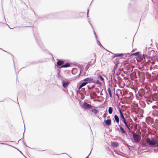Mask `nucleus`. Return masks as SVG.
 <instances>
[{
	"label": "nucleus",
	"mask_w": 158,
	"mask_h": 158,
	"mask_svg": "<svg viewBox=\"0 0 158 158\" xmlns=\"http://www.w3.org/2000/svg\"><path fill=\"white\" fill-rule=\"evenodd\" d=\"M33 11L34 12L35 15L36 16V19H40L41 20H45L47 19H53L55 17L58 16V15L61 14V13H59L57 14L53 13L48 15H47L46 16H44L43 17H39L37 16V15H36L35 12L34 10H33Z\"/></svg>",
	"instance_id": "f257e3e1"
},
{
	"label": "nucleus",
	"mask_w": 158,
	"mask_h": 158,
	"mask_svg": "<svg viewBox=\"0 0 158 158\" xmlns=\"http://www.w3.org/2000/svg\"><path fill=\"white\" fill-rule=\"evenodd\" d=\"M146 142L147 145H150L152 148L155 147L156 140L153 138H152L151 139L150 138H148L146 140Z\"/></svg>",
	"instance_id": "f03ea898"
},
{
	"label": "nucleus",
	"mask_w": 158,
	"mask_h": 158,
	"mask_svg": "<svg viewBox=\"0 0 158 158\" xmlns=\"http://www.w3.org/2000/svg\"><path fill=\"white\" fill-rule=\"evenodd\" d=\"M148 55L150 57L152 58V60L158 62V56L156 55V53H155V52L153 50L148 53Z\"/></svg>",
	"instance_id": "7ed1b4c3"
},
{
	"label": "nucleus",
	"mask_w": 158,
	"mask_h": 158,
	"mask_svg": "<svg viewBox=\"0 0 158 158\" xmlns=\"http://www.w3.org/2000/svg\"><path fill=\"white\" fill-rule=\"evenodd\" d=\"M135 141H133V142H135L137 143H140V140H141V136H139L136 133H134L132 135Z\"/></svg>",
	"instance_id": "20e7f679"
},
{
	"label": "nucleus",
	"mask_w": 158,
	"mask_h": 158,
	"mask_svg": "<svg viewBox=\"0 0 158 158\" xmlns=\"http://www.w3.org/2000/svg\"><path fill=\"white\" fill-rule=\"evenodd\" d=\"M82 107L85 109H88L89 108H91L93 107V106L87 103L86 102H84L83 103Z\"/></svg>",
	"instance_id": "39448f33"
},
{
	"label": "nucleus",
	"mask_w": 158,
	"mask_h": 158,
	"mask_svg": "<svg viewBox=\"0 0 158 158\" xmlns=\"http://www.w3.org/2000/svg\"><path fill=\"white\" fill-rule=\"evenodd\" d=\"M34 36L35 37V38L37 41V42L40 46V47L43 48V44L41 42V41L40 40V38L39 37V36L36 34H35Z\"/></svg>",
	"instance_id": "423d86ee"
},
{
	"label": "nucleus",
	"mask_w": 158,
	"mask_h": 158,
	"mask_svg": "<svg viewBox=\"0 0 158 158\" xmlns=\"http://www.w3.org/2000/svg\"><path fill=\"white\" fill-rule=\"evenodd\" d=\"M83 81L86 82V83L87 84L89 83L94 82L93 78L91 77H88L87 78H85L83 80Z\"/></svg>",
	"instance_id": "0eeeda50"
},
{
	"label": "nucleus",
	"mask_w": 158,
	"mask_h": 158,
	"mask_svg": "<svg viewBox=\"0 0 158 158\" xmlns=\"http://www.w3.org/2000/svg\"><path fill=\"white\" fill-rule=\"evenodd\" d=\"M122 122L124 124L125 126L127 127V129L129 131H131V127L130 126V125L128 124V123L127 122V120L126 119H124V120L122 121Z\"/></svg>",
	"instance_id": "6e6552de"
},
{
	"label": "nucleus",
	"mask_w": 158,
	"mask_h": 158,
	"mask_svg": "<svg viewBox=\"0 0 158 158\" xmlns=\"http://www.w3.org/2000/svg\"><path fill=\"white\" fill-rule=\"evenodd\" d=\"M62 84L63 87L66 89L69 84V82L67 81H62Z\"/></svg>",
	"instance_id": "1a4fd4ad"
},
{
	"label": "nucleus",
	"mask_w": 158,
	"mask_h": 158,
	"mask_svg": "<svg viewBox=\"0 0 158 158\" xmlns=\"http://www.w3.org/2000/svg\"><path fill=\"white\" fill-rule=\"evenodd\" d=\"M118 111L120 113V120H122V121L126 119L124 117V116L123 113V112L119 108L118 109Z\"/></svg>",
	"instance_id": "9d476101"
},
{
	"label": "nucleus",
	"mask_w": 158,
	"mask_h": 158,
	"mask_svg": "<svg viewBox=\"0 0 158 158\" xmlns=\"http://www.w3.org/2000/svg\"><path fill=\"white\" fill-rule=\"evenodd\" d=\"M118 126L119 127V132L121 133L122 134H125L127 135L126 131L123 128V127L121 126L120 125H118Z\"/></svg>",
	"instance_id": "9b49d317"
},
{
	"label": "nucleus",
	"mask_w": 158,
	"mask_h": 158,
	"mask_svg": "<svg viewBox=\"0 0 158 158\" xmlns=\"http://www.w3.org/2000/svg\"><path fill=\"white\" fill-rule=\"evenodd\" d=\"M104 123L105 124V126H110L111 124V120L110 119H107V120H106V119H104Z\"/></svg>",
	"instance_id": "f8f14e48"
},
{
	"label": "nucleus",
	"mask_w": 158,
	"mask_h": 158,
	"mask_svg": "<svg viewBox=\"0 0 158 158\" xmlns=\"http://www.w3.org/2000/svg\"><path fill=\"white\" fill-rule=\"evenodd\" d=\"M126 54H130V53H128L127 54L126 53H117L114 54V56H113V58L114 57H121L123 56L124 55H126Z\"/></svg>",
	"instance_id": "ddd939ff"
},
{
	"label": "nucleus",
	"mask_w": 158,
	"mask_h": 158,
	"mask_svg": "<svg viewBox=\"0 0 158 158\" xmlns=\"http://www.w3.org/2000/svg\"><path fill=\"white\" fill-rule=\"evenodd\" d=\"M64 63V61L61 60H58L56 65L57 66H61Z\"/></svg>",
	"instance_id": "4468645a"
},
{
	"label": "nucleus",
	"mask_w": 158,
	"mask_h": 158,
	"mask_svg": "<svg viewBox=\"0 0 158 158\" xmlns=\"http://www.w3.org/2000/svg\"><path fill=\"white\" fill-rule=\"evenodd\" d=\"M139 54V52H138L135 53H132L131 55H130V57L132 58L134 56H138Z\"/></svg>",
	"instance_id": "2eb2a0df"
},
{
	"label": "nucleus",
	"mask_w": 158,
	"mask_h": 158,
	"mask_svg": "<svg viewBox=\"0 0 158 158\" xmlns=\"http://www.w3.org/2000/svg\"><path fill=\"white\" fill-rule=\"evenodd\" d=\"M114 118L115 121H116V123L117 124H119V119L117 114H115L114 115Z\"/></svg>",
	"instance_id": "dca6fc26"
},
{
	"label": "nucleus",
	"mask_w": 158,
	"mask_h": 158,
	"mask_svg": "<svg viewBox=\"0 0 158 158\" xmlns=\"http://www.w3.org/2000/svg\"><path fill=\"white\" fill-rule=\"evenodd\" d=\"M70 66V64L68 62L66 63L65 64H63L61 66V68H67Z\"/></svg>",
	"instance_id": "f3484780"
},
{
	"label": "nucleus",
	"mask_w": 158,
	"mask_h": 158,
	"mask_svg": "<svg viewBox=\"0 0 158 158\" xmlns=\"http://www.w3.org/2000/svg\"><path fill=\"white\" fill-rule=\"evenodd\" d=\"M112 146L114 147H117L118 146V143L116 142H114L112 143Z\"/></svg>",
	"instance_id": "a211bd4d"
},
{
	"label": "nucleus",
	"mask_w": 158,
	"mask_h": 158,
	"mask_svg": "<svg viewBox=\"0 0 158 158\" xmlns=\"http://www.w3.org/2000/svg\"><path fill=\"white\" fill-rule=\"evenodd\" d=\"M86 82L83 81V80L82 81H81L79 83L83 87L86 85Z\"/></svg>",
	"instance_id": "6ab92c4d"
},
{
	"label": "nucleus",
	"mask_w": 158,
	"mask_h": 158,
	"mask_svg": "<svg viewBox=\"0 0 158 158\" xmlns=\"http://www.w3.org/2000/svg\"><path fill=\"white\" fill-rule=\"evenodd\" d=\"M113 107H110L108 108V112L110 114H111L113 111Z\"/></svg>",
	"instance_id": "aec40b11"
},
{
	"label": "nucleus",
	"mask_w": 158,
	"mask_h": 158,
	"mask_svg": "<svg viewBox=\"0 0 158 158\" xmlns=\"http://www.w3.org/2000/svg\"><path fill=\"white\" fill-rule=\"evenodd\" d=\"M91 111L93 112L95 115L97 114V113L99 112V111L96 109H93L91 110Z\"/></svg>",
	"instance_id": "412c9836"
},
{
	"label": "nucleus",
	"mask_w": 158,
	"mask_h": 158,
	"mask_svg": "<svg viewBox=\"0 0 158 158\" xmlns=\"http://www.w3.org/2000/svg\"><path fill=\"white\" fill-rule=\"evenodd\" d=\"M107 91L109 93L110 97V98H112V94L111 92V91L110 89V88H108V89H107Z\"/></svg>",
	"instance_id": "4be33fe9"
},
{
	"label": "nucleus",
	"mask_w": 158,
	"mask_h": 158,
	"mask_svg": "<svg viewBox=\"0 0 158 158\" xmlns=\"http://www.w3.org/2000/svg\"><path fill=\"white\" fill-rule=\"evenodd\" d=\"M77 71V69L76 68H73L72 70V73L74 74Z\"/></svg>",
	"instance_id": "5701e85b"
},
{
	"label": "nucleus",
	"mask_w": 158,
	"mask_h": 158,
	"mask_svg": "<svg viewBox=\"0 0 158 158\" xmlns=\"http://www.w3.org/2000/svg\"><path fill=\"white\" fill-rule=\"evenodd\" d=\"M98 77L102 81H104V79L101 75H99L98 76Z\"/></svg>",
	"instance_id": "b1692460"
},
{
	"label": "nucleus",
	"mask_w": 158,
	"mask_h": 158,
	"mask_svg": "<svg viewBox=\"0 0 158 158\" xmlns=\"http://www.w3.org/2000/svg\"><path fill=\"white\" fill-rule=\"evenodd\" d=\"M24 132H23V135H24V132L25 131V125H24ZM23 144L24 145H25L26 147H27V145L24 142L23 139Z\"/></svg>",
	"instance_id": "393cba45"
},
{
	"label": "nucleus",
	"mask_w": 158,
	"mask_h": 158,
	"mask_svg": "<svg viewBox=\"0 0 158 158\" xmlns=\"http://www.w3.org/2000/svg\"><path fill=\"white\" fill-rule=\"evenodd\" d=\"M77 85L78 87V89L79 90L83 87L79 83H78Z\"/></svg>",
	"instance_id": "a878e982"
},
{
	"label": "nucleus",
	"mask_w": 158,
	"mask_h": 158,
	"mask_svg": "<svg viewBox=\"0 0 158 158\" xmlns=\"http://www.w3.org/2000/svg\"><path fill=\"white\" fill-rule=\"evenodd\" d=\"M97 43L98 45H99L100 47H103V46L101 45V44H100V42L99 41V40H96Z\"/></svg>",
	"instance_id": "bb28decb"
},
{
	"label": "nucleus",
	"mask_w": 158,
	"mask_h": 158,
	"mask_svg": "<svg viewBox=\"0 0 158 158\" xmlns=\"http://www.w3.org/2000/svg\"><path fill=\"white\" fill-rule=\"evenodd\" d=\"M153 109H158V105H154L152 106Z\"/></svg>",
	"instance_id": "cd10ccee"
},
{
	"label": "nucleus",
	"mask_w": 158,
	"mask_h": 158,
	"mask_svg": "<svg viewBox=\"0 0 158 158\" xmlns=\"http://www.w3.org/2000/svg\"><path fill=\"white\" fill-rule=\"evenodd\" d=\"M117 77L118 79V81H121L122 80V79L120 77L117 76Z\"/></svg>",
	"instance_id": "c85d7f7f"
},
{
	"label": "nucleus",
	"mask_w": 158,
	"mask_h": 158,
	"mask_svg": "<svg viewBox=\"0 0 158 158\" xmlns=\"http://www.w3.org/2000/svg\"><path fill=\"white\" fill-rule=\"evenodd\" d=\"M96 83L97 84H99V85H101L102 83H101L99 81V80H97L96 82Z\"/></svg>",
	"instance_id": "c756f323"
},
{
	"label": "nucleus",
	"mask_w": 158,
	"mask_h": 158,
	"mask_svg": "<svg viewBox=\"0 0 158 158\" xmlns=\"http://www.w3.org/2000/svg\"><path fill=\"white\" fill-rule=\"evenodd\" d=\"M2 144H5V145H8L10 146V147H12V148H15V147H14V146H12V145H9V144H6V143H1Z\"/></svg>",
	"instance_id": "7c9ffc66"
},
{
	"label": "nucleus",
	"mask_w": 158,
	"mask_h": 158,
	"mask_svg": "<svg viewBox=\"0 0 158 158\" xmlns=\"http://www.w3.org/2000/svg\"><path fill=\"white\" fill-rule=\"evenodd\" d=\"M118 67V64H115V66H114V69H116Z\"/></svg>",
	"instance_id": "2f4dec72"
},
{
	"label": "nucleus",
	"mask_w": 158,
	"mask_h": 158,
	"mask_svg": "<svg viewBox=\"0 0 158 158\" xmlns=\"http://www.w3.org/2000/svg\"><path fill=\"white\" fill-rule=\"evenodd\" d=\"M106 114L105 113H104L103 115V117L104 118H105L106 117Z\"/></svg>",
	"instance_id": "473e14b6"
},
{
	"label": "nucleus",
	"mask_w": 158,
	"mask_h": 158,
	"mask_svg": "<svg viewBox=\"0 0 158 158\" xmlns=\"http://www.w3.org/2000/svg\"><path fill=\"white\" fill-rule=\"evenodd\" d=\"M92 94H93V95H94V96H95L97 95L96 94V92H93Z\"/></svg>",
	"instance_id": "72a5a7b5"
},
{
	"label": "nucleus",
	"mask_w": 158,
	"mask_h": 158,
	"mask_svg": "<svg viewBox=\"0 0 158 158\" xmlns=\"http://www.w3.org/2000/svg\"><path fill=\"white\" fill-rule=\"evenodd\" d=\"M158 147V141H156V145H155V147Z\"/></svg>",
	"instance_id": "f704fd0d"
},
{
	"label": "nucleus",
	"mask_w": 158,
	"mask_h": 158,
	"mask_svg": "<svg viewBox=\"0 0 158 158\" xmlns=\"http://www.w3.org/2000/svg\"><path fill=\"white\" fill-rule=\"evenodd\" d=\"M113 80L114 81V82L115 83V84L117 82V80L116 79H115L114 78L113 79Z\"/></svg>",
	"instance_id": "c9c22d12"
},
{
	"label": "nucleus",
	"mask_w": 158,
	"mask_h": 158,
	"mask_svg": "<svg viewBox=\"0 0 158 158\" xmlns=\"http://www.w3.org/2000/svg\"><path fill=\"white\" fill-rule=\"evenodd\" d=\"M89 22L90 25H91L92 28L94 29V28H93V27L91 23H90V22L89 21Z\"/></svg>",
	"instance_id": "e433bc0d"
},
{
	"label": "nucleus",
	"mask_w": 158,
	"mask_h": 158,
	"mask_svg": "<svg viewBox=\"0 0 158 158\" xmlns=\"http://www.w3.org/2000/svg\"><path fill=\"white\" fill-rule=\"evenodd\" d=\"M95 38H96V40H98V37L97 36V35L96 34H95Z\"/></svg>",
	"instance_id": "4c0bfd02"
},
{
	"label": "nucleus",
	"mask_w": 158,
	"mask_h": 158,
	"mask_svg": "<svg viewBox=\"0 0 158 158\" xmlns=\"http://www.w3.org/2000/svg\"><path fill=\"white\" fill-rule=\"evenodd\" d=\"M89 11V10L88 9V11H87V17H88Z\"/></svg>",
	"instance_id": "58836bf2"
},
{
	"label": "nucleus",
	"mask_w": 158,
	"mask_h": 158,
	"mask_svg": "<svg viewBox=\"0 0 158 158\" xmlns=\"http://www.w3.org/2000/svg\"><path fill=\"white\" fill-rule=\"evenodd\" d=\"M142 146L143 147H145L147 145L143 143H142Z\"/></svg>",
	"instance_id": "ea45409f"
},
{
	"label": "nucleus",
	"mask_w": 158,
	"mask_h": 158,
	"mask_svg": "<svg viewBox=\"0 0 158 158\" xmlns=\"http://www.w3.org/2000/svg\"><path fill=\"white\" fill-rule=\"evenodd\" d=\"M149 102H151V103H152V100H148Z\"/></svg>",
	"instance_id": "a19ab883"
},
{
	"label": "nucleus",
	"mask_w": 158,
	"mask_h": 158,
	"mask_svg": "<svg viewBox=\"0 0 158 158\" xmlns=\"http://www.w3.org/2000/svg\"><path fill=\"white\" fill-rule=\"evenodd\" d=\"M0 50H2L3 51H4V52H6L8 53V52H7V51H4V50H3L2 48H0Z\"/></svg>",
	"instance_id": "79ce46f5"
},
{
	"label": "nucleus",
	"mask_w": 158,
	"mask_h": 158,
	"mask_svg": "<svg viewBox=\"0 0 158 158\" xmlns=\"http://www.w3.org/2000/svg\"><path fill=\"white\" fill-rule=\"evenodd\" d=\"M143 57L144 58V57H147V55H143Z\"/></svg>",
	"instance_id": "37998d69"
},
{
	"label": "nucleus",
	"mask_w": 158,
	"mask_h": 158,
	"mask_svg": "<svg viewBox=\"0 0 158 158\" xmlns=\"http://www.w3.org/2000/svg\"><path fill=\"white\" fill-rule=\"evenodd\" d=\"M93 32L94 33V35H95L96 34V33L95 32V31L94 30V29H93Z\"/></svg>",
	"instance_id": "c03bdc74"
},
{
	"label": "nucleus",
	"mask_w": 158,
	"mask_h": 158,
	"mask_svg": "<svg viewBox=\"0 0 158 158\" xmlns=\"http://www.w3.org/2000/svg\"><path fill=\"white\" fill-rule=\"evenodd\" d=\"M36 63L35 62H32L31 63V64H35Z\"/></svg>",
	"instance_id": "a18cd8bd"
},
{
	"label": "nucleus",
	"mask_w": 158,
	"mask_h": 158,
	"mask_svg": "<svg viewBox=\"0 0 158 158\" xmlns=\"http://www.w3.org/2000/svg\"><path fill=\"white\" fill-rule=\"evenodd\" d=\"M149 102L148 100H147V103L148 104H149V103L148 102Z\"/></svg>",
	"instance_id": "49530a36"
},
{
	"label": "nucleus",
	"mask_w": 158,
	"mask_h": 158,
	"mask_svg": "<svg viewBox=\"0 0 158 158\" xmlns=\"http://www.w3.org/2000/svg\"><path fill=\"white\" fill-rule=\"evenodd\" d=\"M142 104H144V102H141V103H140V104L141 105H142Z\"/></svg>",
	"instance_id": "de8ad7c7"
},
{
	"label": "nucleus",
	"mask_w": 158,
	"mask_h": 158,
	"mask_svg": "<svg viewBox=\"0 0 158 158\" xmlns=\"http://www.w3.org/2000/svg\"><path fill=\"white\" fill-rule=\"evenodd\" d=\"M19 152L21 154H22L23 155V154L22 153V152L21 151H19Z\"/></svg>",
	"instance_id": "09e8293b"
},
{
	"label": "nucleus",
	"mask_w": 158,
	"mask_h": 158,
	"mask_svg": "<svg viewBox=\"0 0 158 158\" xmlns=\"http://www.w3.org/2000/svg\"><path fill=\"white\" fill-rule=\"evenodd\" d=\"M85 90V88H83L81 89V90Z\"/></svg>",
	"instance_id": "8fccbe9b"
},
{
	"label": "nucleus",
	"mask_w": 158,
	"mask_h": 158,
	"mask_svg": "<svg viewBox=\"0 0 158 158\" xmlns=\"http://www.w3.org/2000/svg\"><path fill=\"white\" fill-rule=\"evenodd\" d=\"M13 62H14V59L13 58ZM14 66H15V64H14Z\"/></svg>",
	"instance_id": "3c124183"
},
{
	"label": "nucleus",
	"mask_w": 158,
	"mask_h": 158,
	"mask_svg": "<svg viewBox=\"0 0 158 158\" xmlns=\"http://www.w3.org/2000/svg\"><path fill=\"white\" fill-rule=\"evenodd\" d=\"M135 50V49H133L132 51H131V52L134 51Z\"/></svg>",
	"instance_id": "603ef678"
},
{
	"label": "nucleus",
	"mask_w": 158,
	"mask_h": 158,
	"mask_svg": "<svg viewBox=\"0 0 158 158\" xmlns=\"http://www.w3.org/2000/svg\"><path fill=\"white\" fill-rule=\"evenodd\" d=\"M21 140V139H20L19 140V141H18V143H19V141L20 140Z\"/></svg>",
	"instance_id": "864d4df0"
},
{
	"label": "nucleus",
	"mask_w": 158,
	"mask_h": 158,
	"mask_svg": "<svg viewBox=\"0 0 158 158\" xmlns=\"http://www.w3.org/2000/svg\"><path fill=\"white\" fill-rule=\"evenodd\" d=\"M15 149H16L17 150H18L19 152V151H20V150H19L17 148H15Z\"/></svg>",
	"instance_id": "5fc2aeb1"
},
{
	"label": "nucleus",
	"mask_w": 158,
	"mask_h": 158,
	"mask_svg": "<svg viewBox=\"0 0 158 158\" xmlns=\"http://www.w3.org/2000/svg\"><path fill=\"white\" fill-rule=\"evenodd\" d=\"M17 102H18V97H17Z\"/></svg>",
	"instance_id": "6e6d98bb"
},
{
	"label": "nucleus",
	"mask_w": 158,
	"mask_h": 158,
	"mask_svg": "<svg viewBox=\"0 0 158 158\" xmlns=\"http://www.w3.org/2000/svg\"><path fill=\"white\" fill-rule=\"evenodd\" d=\"M88 68H89V67H86V68H87V69H88Z\"/></svg>",
	"instance_id": "4d7b16f0"
},
{
	"label": "nucleus",
	"mask_w": 158,
	"mask_h": 158,
	"mask_svg": "<svg viewBox=\"0 0 158 158\" xmlns=\"http://www.w3.org/2000/svg\"><path fill=\"white\" fill-rule=\"evenodd\" d=\"M114 73H115V72H114V73H113V76L114 75Z\"/></svg>",
	"instance_id": "13d9d810"
},
{
	"label": "nucleus",
	"mask_w": 158,
	"mask_h": 158,
	"mask_svg": "<svg viewBox=\"0 0 158 158\" xmlns=\"http://www.w3.org/2000/svg\"><path fill=\"white\" fill-rule=\"evenodd\" d=\"M134 37H133V42H134Z\"/></svg>",
	"instance_id": "bf43d9fd"
},
{
	"label": "nucleus",
	"mask_w": 158,
	"mask_h": 158,
	"mask_svg": "<svg viewBox=\"0 0 158 158\" xmlns=\"http://www.w3.org/2000/svg\"><path fill=\"white\" fill-rule=\"evenodd\" d=\"M116 75H118V73H116Z\"/></svg>",
	"instance_id": "052dcab7"
},
{
	"label": "nucleus",
	"mask_w": 158,
	"mask_h": 158,
	"mask_svg": "<svg viewBox=\"0 0 158 158\" xmlns=\"http://www.w3.org/2000/svg\"><path fill=\"white\" fill-rule=\"evenodd\" d=\"M88 95H89V94H87L86 95L87 96H88Z\"/></svg>",
	"instance_id": "680f3d73"
},
{
	"label": "nucleus",
	"mask_w": 158,
	"mask_h": 158,
	"mask_svg": "<svg viewBox=\"0 0 158 158\" xmlns=\"http://www.w3.org/2000/svg\"><path fill=\"white\" fill-rule=\"evenodd\" d=\"M121 75L122 76H123V74H122Z\"/></svg>",
	"instance_id": "e2e57ef3"
},
{
	"label": "nucleus",
	"mask_w": 158,
	"mask_h": 158,
	"mask_svg": "<svg viewBox=\"0 0 158 158\" xmlns=\"http://www.w3.org/2000/svg\"><path fill=\"white\" fill-rule=\"evenodd\" d=\"M8 27H9L11 29V28L9 27V26H8Z\"/></svg>",
	"instance_id": "0e129e2a"
},
{
	"label": "nucleus",
	"mask_w": 158,
	"mask_h": 158,
	"mask_svg": "<svg viewBox=\"0 0 158 158\" xmlns=\"http://www.w3.org/2000/svg\"><path fill=\"white\" fill-rule=\"evenodd\" d=\"M109 117H110V116H108V117H107V118H108Z\"/></svg>",
	"instance_id": "69168bd1"
},
{
	"label": "nucleus",
	"mask_w": 158,
	"mask_h": 158,
	"mask_svg": "<svg viewBox=\"0 0 158 158\" xmlns=\"http://www.w3.org/2000/svg\"><path fill=\"white\" fill-rule=\"evenodd\" d=\"M142 107H144V106H142Z\"/></svg>",
	"instance_id": "338daca9"
},
{
	"label": "nucleus",
	"mask_w": 158,
	"mask_h": 158,
	"mask_svg": "<svg viewBox=\"0 0 158 158\" xmlns=\"http://www.w3.org/2000/svg\"><path fill=\"white\" fill-rule=\"evenodd\" d=\"M125 77H124V79H125Z\"/></svg>",
	"instance_id": "774afa93"
}]
</instances>
